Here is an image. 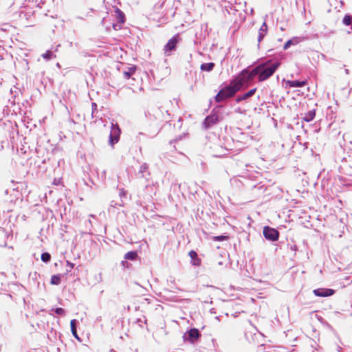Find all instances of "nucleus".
Masks as SVG:
<instances>
[{
    "mask_svg": "<svg viewBox=\"0 0 352 352\" xmlns=\"http://www.w3.org/2000/svg\"><path fill=\"white\" fill-rule=\"evenodd\" d=\"M280 65V62L278 60L273 62L272 60H268L255 66L253 68L254 73L259 82H263L273 76Z\"/></svg>",
    "mask_w": 352,
    "mask_h": 352,
    "instance_id": "f257e3e1",
    "label": "nucleus"
},
{
    "mask_svg": "<svg viewBox=\"0 0 352 352\" xmlns=\"http://www.w3.org/2000/svg\"><path fill=\"white\" fill-rule=\"evenodd\" d=\"M223 107L222 105L216 106L211 111L210 114L206 116L203 122V126L205 129L211 128L214 124L224 119L223 112Z\"/></svg>",
    "mask_w": 352,
    "mask_h": 352,
    "instance_id": "f03ea898",
    "label": "nucleus"
},
{
    "mask_svg": "<svg viewBox=\"0 0 352 352\" xmlns=\"http://www.w3.org/2000/svg\"><path fill=\"white\" fill-rule=\"evenodd\" d=\"M255 77L253 68L251 70L244 69L233 80L236 86L239 87V90H241L248 87L252 83Z\"/></svg>",
    "mask_w": 352,
    "mask_h": 352,
    "instance_id": "7ed1b4c3",
    "label": "nucleus"
},
{
    "mask_svg": "<svg viewBox=\"0 0 352 352\" xmlns=\"http://www.w3.org/2000/svg\"><path fill=\"white\" fill-rule=\"evenodd\" d=\"M121 130L118 123L111 122V131L109 137V144L113 146L120 140Z\"/></svg>",
    "mask_w": 352,
    "mask_h": 352,
    "instance_id": "20e7f679",
    "label": "nucleus"
},
{
    "mask_svg": "<svg viewBox=\"0 0 352 352\" xmlns=\"http://www.w3.org/2000/svg\"><path fill=\"white\" fill-rule=\"evenodd\" d=\"M180 40L178 34L173 36L168 40V43L164 45V51L166 56H170L171 53L176 50L177 45Z\"/></svg>",
    "mask_w": 352,
    "mask_h": 352,
    "instance_id": "39448f33",
    "label": "nucleus"
},
{
    "mask_svg": "<svg viewBox=\"0 0 352 352\" xmlns=\"http://www.w3.org/2000/svg\"><path fill=\"white\" fill-rule=\"evenodd\" d=\"M263 236L264 237L270 241L274 242L278 240L279 232L270 226H265L263 228Z\"/></svg>",
    "mask_w": 352,
    "mask_h": 352,
    "instance_id": "423d86ee",
    "label": "nucleus"
},
{
    "mask_svg": "<svg viewBox=\"0 0 352 352\" xmlns=\"http://www.w3.org/2000/svg\"><path fill=\"white\" fill-rule=\"evenodd\" d=\"M201 337L199 331L196 328H192L184 333L183 338L185 342L195 343Z\"/></svg>",
    "mask_w": 352,
    "mask_h": 352,
    "instance_id": "0eeeda50",
    "label": "nucleus"
},
{
    "mask_svg": "<svg viewBox=\"0 0 352 352\" xmlns=\"http://www.w3.org/2000/svg\"><path fill=\"white\" fill-rule=\"evenodd\" d=\"M221 90L227 98H230L234 96L235 94L239 91V87L236 86L232 80L228 85L225 86Z\"/></svg>",
    "mask_w": 352,
    "mask_h": 352,
    "instance_id": "6e6552de",
    "label": "nucleus"
},
{
    "mask_svg": "<svg viewBox=\"0 0 352 352\" xmlns=\"http://www.w3.org/2000/svg\"><path fill=\"white\" fill-rule=\"evenodd\" d=\"M146 116L150 120H162L164 118V111L162 107H155L148 111Z\"/></svg>",
    "mask_w": 352,
    "mask_h": 352,
    "instance_id": "1a4fd4ad",
    "label": "nucleus"
},
{
    "mask_svg": "<svg viewBox=\"0 0 352 352\" xmlns=\"http://www.w3.org/2000/svg\"><path fill=\"white\" fill-rule=\"evenodd\" d=\"M115 14L117 18L118 22L113 23L112 27L115 30H118L121 29L122 25L124 23L125 16L122 11H121L119 8H116L115 9Z\"/></svg>",
    "mask_w": 352,
    "mask_h": 352,
    "instance_id": "9d476101",
    "label": "nucleus"
},
{
    "mask_svg": "<svg viewBox=\"0 0 352 352\" xmlns=\"http://www.w3.org/2000/svg\"><path fill=\"white\" fill-rule=\"evenodd\" d=\"M316 296L319 297H329L334 294L335 291L329 288H318L313 291Z\"/></svg>",
    "mask_w": 352,
    "mask_h": 352,
    "instance_id": "9b49d317",
    "label": "nucleus"
},
{
    "mask_svg": "<svg viewBox=\"0 0 352 352\" xmlns=\"http://www.w3.org/2000/svg\"><path fill=\"white\" fill-rule=\"evenodd\" d=\"M256 88H254V89H250V91H248V92H246V93H245L243 94L239 95L236 98L235 101L237 103H239V102H241L243 100H246L248 98H251L252 96H254L255 92H256Z\"/></svg>",
    "mask_w": 352,
    "mask_h": 352,
    "instance_id": "f8f14e48",
    "label": "nucleus"
},
{
    "mask_svg": "<svg viewBox=\"0 0 352 352\" xmlns=\"http://www.w3.org/2000/svg\"><path fill=\"white\" fill-rule=\"evenodd\" d=\"M305 39V37H298L295 36L292 38L288 40L283 46V50H287L291 45H295L300 43L301 41Z\"/></svg>",
    "mask_w": 352,
    "mask_h": 352,
    "instance_id": "ddd939ff",
    "label": "nucleus"
},
{
    "mask_svg": "<svg viewBox=\"0 0 352 352\" xmlns=\"http://www.w3.org/2000/svg\"><path fill=\"white\" fill-rule=\"evenodd\" d=\"M287 85L292 88L303 87L307 83V80H287Z\"/></svg>",
    "mask_w": 352,
    "mask_h": 352,
    "instance_id": "4468645a",
    "label": "nucleus"
},
{
    "mask_svg": "<svg viewBox=\"0 0 352 352\" xmlns=\"http://www.w3.org/2000/svg\"><path fill=\"white\" fill-rule=\"evenodd\" d=\"M148 164L146 163H143L141 165L140 170L138 171V176L148 179L147 176H148L150 175L149 172L148 171Z\"/></svg>",
    "mask_w": 352,
    "mask_h": 352,
    "instance_id": "2eb2a0df",
    "label": "nucleus"
},
{
    "mask_svg": "<svg viewBox=\"0 0 352 352\" xmlns=\"http://www.w3.org/2000/svg\"><path fill=\"white\" fill-rule=\"evenodd\" d=\"M188 254L191 258L192 265L199 266L201 265V259L198 257L197 253L195 250H190Z\"/></svg>",
    "mask_w": 352,
    "mask_h": 352,
    "instance_id": "dca6fc26",
    "label": "nucleus"
},
{
    "mask_svg": "<svg viewBox=\"0 0 352 352\" xmlns=\"http://www.w3.org/2000/svg\"><path fill=\"white\" fill-rule=\"evenodd\" d=\"M267 32V25L265 22H263L260 29L258 30V42L260 43L263 38L265 36Z\"/></svg>",
    "mask_w": 352,
    "mask_h": 352,
    "instance_id": "f3484780",
    "label": "nucleus"
},
{
    "mask_svg": "<svg viewBox=\"0 0 352 352\" xmlns=\"http://www.w3.org/2000/svg\"><path fill=\"white\" fill-rule=\"evenodd\" d=\"M136 67H129L126 70L123 72V76L125 79H129L135 72Z\"/></svg>",
    "mask_w": 352,
    "mask_h": 352,
    "instance_id": "a211bd4d",
    "label": "nucleus"
},
{
    "mask_svg": "<svg viewBox=\"0 0 352 352\" xmlns=\"http://www.w3.org/2000/svg\"><path fill=\"white\" fill-rule=\"evenodd\" d=\"M316 116V110L313 109L305 114L302 120L307 122L312 121Z\"/></svg>",
    "mask_w": 352,
    "mask_h": 352,
    "instance_id": "6ab92c4d",
    "label": "nucleus"
},
{
    "mask_svg": "<svg viewBox=\"0 0 352 352\" xmlns=\"http://www.w3.org/2000/svg\"><path fill=\"white\" fill-rule=\"evenodd\" d=\"M215 66V64L214 63H202L201 65L200 69L203 72H211Z\"/></svg>",
    "mask_w": 352,
    "mask_h": 352,
    "instance_id": "aec40b11",
    "label": "nucleus"
},
{
    "mask_svg": "<svg viewBox=\"0 0 352 352\" xmlns=\"http://www.w3.org/2000/svg\"><path fill=\"white\" fill-rule=\"evenodd\" d=\"M138 257L136 251H129L124 254V258L129 261H135Z\"/></svg>",
    "mask_w": 352,
    "mask_h": 352,
    "instance_id": "412c9836",
    "label": "nucleus"
},
{
    "mask_svg": "<svg viewBox=\"0 0 352 352\" xmlns=\"http://www.w3.org/2000/svg\"><path fill=\"white\" fill-rule=\"evenodd\" d=\"M78 322L76 319H73L71 320L70 322V327H71V331H72V333L73 334V336L79 340V338H78V333H77V330H76V324H77Z\"/></svg>",
    "mask_w": 352,
    "mask_h": 352,
    "instance_id": "4be33fe9",
    "label": "nucleus"
},
{
    "mask_svg": "<svg viewBox=\"0 0 352 352\" xmlns=\"http://www.w3.org/2000/svg\"><path fill=\"white\" fill-rule=\"evenodd\" d=\"M41 56L46 60L56 58V55L54 54V51L52 50H47L45 53L42 54Z\"/></svg>",
    "mask_w": 352,
    "mask_h": 352,
    "instance_id": "5701e85b",
    "label": "nucleus"
},
{
    "mask_svg": "<svg viewBox=\"0 0 352 352\" xmlns=\"http://www.w3.org/2000/svg\"><path fill=\"white\" fill-rule=\"evenodd\" d=\"M61 274H55L52 276L50 283L52 285H58L60 283L61 280Z\"/></svg>",
    "mask_w": 352,
    "mask_h": 352,
    "instance_id": "b1692460",
    "label": "nucleus"
},
{
    "mask_svg": "<svg viewBox=\"0 0 352 352\" xmlns=\"http://www.w3.org/2000/svg\"><path fill=\"white\" fill-rule=\"evenodd\" d=\"M342 23L347 26L352 25V14H345L342 19Z\"/></svg>",
    "mask_w": 352,
    "mask_h": 352,
    "instance_id": "393cba45",
    "label": "nucleus"
},
{
    "mask_svg": "<svg viewBox=\"0 0 352 352\" xmlns=\"http://www.w3.org/2000/svg\"><path fill=\"white\" fill-rule=\"evenodd\" d=\"M214 99L217 102H220L228 98L223 95L221 90H220L219 93L215 96Z\"/></svg>",
    "mask_w": 352,
    "mask_h": 352,
    "instance_id": "a878e982",
    "label": "nucleus"
},
{
    "mask_svg": "<svg viewBox=\"0 0 352 352\" xmlns=\"http://www.w3.org/2000/svg\"><path fill=\"white\" fill-rule=\"evenodd\" d=\"M41 261L43 262V263H47L48 262L50 261L51 260V255L50 253L48 252H43L42 254H41Z\"/></svg>",
    "mask_w": 352,
    "mask_h": 352,
    "instance_id": "bb28decb",
    "label": "nucleus"
},
{
    "mask_svg": "<svg viewBox=\"0 0 352 352\" xmlns=\"http://www.w3.org/2000/svg\"><path fill=\"white\" fill-rule=\"evenodd\" d=\"M228 239V236H225V235L215 236H213V238H212L213 241H223Z\"/></svg>",
    "mask_w": 352,
    "mask_h": 352,
    "instance_id": "cd10ccee",
    "label": "nucleus"
},
{
    "mask_svg": "<svg viewBox=\"0 0 352 352\" xmlns=\"http://www.w3.org/2000/svg\"><path fill=\"white\" fill-rule=\"evenodd\" d=\"M52 311H54L57 315L64 316L65 314V309L61 307L52 309Z\"/></svg>",
    "mask_w": 352,
    "mask_h": 352,
    "instance_id": "c85d7f7f",
    "label": "nucleus"
},
{
    "mask_svg": "<svg viewBox=\"0 0 352 352\" xmlns=\"http://www.w3.org/2000/svg\"><path fill=\"white\" fill-rule=\"evenodd\" d=\"M266 346L265 344H261L257 346L256 352H266Z\"/></svg>",
    "mask_w": 352,
    "mask_h": 352,
    "instance_id": "c756f323",
    "label": "nucleus"
},
{
    "mask_svg": "<svg viewBox=\"0 0 352 352\" xmlns=\"http://www.w3.org/2000/svg\"><path fill=\"white\" fill-rule=\"evenodd\" d=\"M91 109H92V116H94V113L97 110V104L95 102H92L91 104Z\"/></svg>",
    "mask_w": 352,
    "mask_h": 352,
    "instance_id": "7c9ffc66",
    "label": "nucleus"
},
{
    "mask_svg": "<svg viewBox=\"0 0 352 352\" xmlns=\"http://www.w3.org/2000/svg\"><path fill=\"white\" fill-rule=\"evenodd\" d=\"M121 265L125 268H128L129 267L130 264L128 263L127 260H124L121 262Z\"/></svg>",
    "mask_w": 352,
    "mask_h": 352,
    "instance_id": "2f4dec72",
    "label": "nucleus"
},
{
    "mask_svg": "<svg viewBox=\"0 0 352 352\" xmlns=\"http://www.w3.org/2000/svg\"><path fill=\"white\" fill-rule=\"evenodd\" d=\"M119 195H120V197L122 198V197H126V192L124 189H120Z\"/></svg>",
    "mask_w": 352,
    "mask_h": 352,
    "instance_id": "473e14b6",
    "label": "nucleus"
},
{
    "mask_svg": "<svg viewBox=\"0 0 352 352\" xmlns=\"http://www.w3.org/2000/svg\"><path fill=\"white\" fill-rule=\"evenodd\" d=\"M60 46V44L57 45L56 47H53L51 48L52 51H54V54H55V52H58V47Z\"/></svg>",
    "mask_w": 352,
    "mask_h": 352,
    "instance_id": "72a5a7b5",
    "label": "nucleus"
},
{
    "mask_svg": "<svg viewBox=\"0 0 352 352\" xmlns=\"http://www.w3.org/2000/svg\"><path fill=\"white\" fill-rule=\"evenodd\" d=\"M67 265L69 267L70 270L74 267V265L69 261H67Z\"/></svg>",
    "mask_w": 352,
    "mask_h": 352,
    "instance_id": "f704fd0d",
    "label": "nucleus"
},
{
    "mask_svg": "<svg viewBox=\"0 0 352 352\" xmlns=\"http://www.w3.org/2000/svg\"><path fill=\"white\" fill-rule=\"evenodd\" d=\"M101 177L103 179H105V178H106V170H102Z\"/></svg>",
    "mask_w": 352,
    "mask_h": 352,
    "instance_id": "c9c22d12",
    "label": "nucleus"
},
{
    "mask_svg": "<svg viewBox=\"0 0 352 352\" xmlns=\"http://www.w3.org/2000/svg\"><path fill=\"white\" fill-rule=\"evenodd\" d=\"M291 250L296 251L297 250L296 245H294L291 246Z\"/></svg>",
    "mask_w": 352,
    "mask_h": 352,
    "instance_id": "e433bc0d",
    "label": "nucleus"
},
{
    "mask_svg": "<svg viewBox=\"0 0 352 352\" xmlns=\"http://www.w3.org/2000/svg\"><path fill=\"white\" fill-rule=\"evenodd\" d=\"M164 2H165V0H164V1H162V3H160V5L157 4V6L159 8H162V7L163 6V5H164Z\"/></svg>",
    "mask_w": 352,
    "mask_h": 352,
    "instance_id": "4c0bfd02",
    "label": "nucleus"
},
{
    "mask_svg": "<svg viewBox=\"0 0 352 352\" xmlns=\"http://www.w3.org/2000/svg\"><path fill=\"white\" fill-rule=\"evenodd\" d=\"M116 205H118V204H117V203H116L114 201H111V206H116Z\"/></svg>",
    "mask_w": 352,
    "mask_h": 352,
    "instance_id": "58836bf2",
    "label": "nucleus"
},
{
    "mask_svg": "<svg viewBox=\"0 0 352 352\" xmlns=\"http://www.w3.org/2000/svg\"><path fill=\"white\" fill-rule=\"evenodd\" d=\"M141 135H144V134L143 133H138V138H139L140 140V136Z\"/></svg>",
    "mask_w": 352,
    "mask_h": 352,
    "instance_id": "ea45409f",
    "label": "nucleus"
},
{
    "mask_svg": "<svg viewBox=\"0 0 352 352\" xmlns=\"http://www.w3.org/2000/svg\"><path fill=\"white\" fill-rule=\"evenodd\" d=\"M105 22H106V19L104 18V19H102V25H104Z\"/></svg>",
    "mask_w": 352,
    "mask_h": 352,
    "instance_id": "a19ab883",
    "label": "nucleus"
},
{
    "mask_svg": "<svg viewBox=\"0 0 352 352\" xmlns=\"http://www.w3.org/2000/svg\"><path fill=\"white\" fill-rule=\"evenodd\" d=\"M337 349H338V352H340L342 350V348L340 346H338Z\"/></svg>",
    "mask_w": 352,
    "mask_h": 352,
    "instance_id": "79ce46f5",
    "label": "nucleus"
},
{
    "mask_svg": "<svg viewBox=\"0 0 352 352\" xmlns=\"http://www.w3.org/2000/svg\"><path fill=\"white\" fill-rule=\"evenodd\" d=\"M3 146L2 144H1V142H0V150H1L3 148Z\"/></svg>",
    "mask_w": 352,
    "mask_h": 352,
    "instance_id": "37998d69",
    "label": "nucleus"
},
{
    "mask_svg": "<svg viewBox=\"0 0 352 352\" xmlns=\"http://www.w3.org/2000/svg\"><path fill=\"white\" fill-rule=\"evenodd\" d=\"M88 223H89V224H91V221L90 220H88Z\"/></svg>",
    "mask_w": 352,
    "mask_h": 352,
    "instance_id": "c03bdc74",
    "label": "nucleus"
},
{
    "mask_svg": "<svg viewBox=\"0 0 352 352\" xmlns=\"http://www.w3.org/2000/svg\"><path fill=\"white\" fill-rule=\"evenodd\" d=\"M106 29L108 30H109V28L108 26H106Z\"/></svg>",
    "mask_w": 352,
    "mask_h": 352,
    "instance_id": "a18cd8bd",
    "label": "nucleus"
},
{
    "mask_svg": "<svg viewBox=\"0 0 352 352\" xmlns=\"http://www.w3.org/2000/svg\"><path fill=\"white\" fill-rule=\"evenodd\" d=\"M90 217H94L95 216L94 214H90Z\"/></svg>",
    "mask_w": 352,
    "mask_h": 352,
    "instance_id": "49530a36",
    "label": "nucleus"
},
{
    "mask_svg": "<svg viewBox=\"0 0 352 352\" xmlns=\"http://www.w3.org/2000/svg\"><path fill=\"white\" fill-rule=\"evenodd\" d=\"M111 352H115L113 349H111Z\"/></svg>",
    "mask_w": 352,
    "mask_h": 352,
    "instance_id": "de8ad7c7",
    "label": "nucleus"
}]
</instances>
